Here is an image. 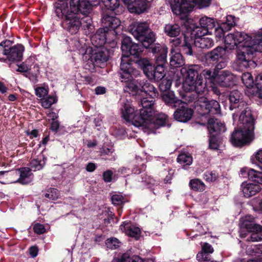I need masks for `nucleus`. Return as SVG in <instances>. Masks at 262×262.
<instances>
[{"label":"nucleus","instance_id":"1","mask_svg":"<svg viewBox=\"0 0 262 262\" xmlns=\"http://www.w3.org/2000/svg\"><path fill=\"white\" fill-rule=\"evenodd\" d=\"M224 41L227 49L237 47L235 64L239 70L256 66L252 58L256 52H262V33L248 34L236 31L227 34Z\"/></svg>","mask_w":262,"mask_h":262},{"label":"nucleus","instance_id":"2","mask_svg":"<svg viewBox=\"0 0 262 262\" xmlns=\"http://www.w3.org/2000/svg\"><path fill=\"white\" fill-rule=\"evenodd\" d=\"M210 2L211 0H181V32L184 35L182 45L184 54L191 55L194 38L202 37L209 33L201 26H195L193 20L188 18V14L192 11L194 6L199 8H206L210 5Z\"/></svg>","mask_w":262,"mask_h":262},{"label":"nucleus","instance_id":"3","mask_svg":"<svg viewBox=\"0 0 262 262\" xmlns=\"http://www.w3.org/2000/svg\"><path fill=\"white\" fill-rule=\"evenodd\" d=\"M184 73L185 80L183 83V88L186 92L195 91L198 94L203 93L206 88V83L199 76L197 67L190 66L187 68L181 69V73Z\"/></svg>","mask_w":262,"mask_h":262},{"label":"nucleus","instance_id":"4","mask_svg":"<svg viewBox=\"0 0 262 262\" xmlns=\"http://www.w3.org/2000/svg\"><path fill=\"white\" fill-rule=\"evenodd\" d=\"M55 12L58 17L64 18L63 27L71 34L77 33L80 27V19L76 14L69 13L67 3L58 4L55 9Z\"/></svg>","mask_w":262,"mask_h":262},{"label":"nucleus","instance_id":"5","mask_svg":"<svg viewBox=\"0 0 262 262\" xmlns=\"http://www.w3.org/2000/svg\"><path fill=\"white\" fill-rule=\"evenodd\" d=\"M136 62L143 70L145 75L150 80L159 81L164 76V68L163 66L155 67L150 61L145 58H140Z\"/></svg>","mask_w":262,"mask_h":262},{"label":"nucleus","instance_id":"6","mask_svg":"<svg viewBox=\"0 0 262 262\" xmlns=\"http://www.w3.org/2000/svg\"><path fill=\"white\" fill-rule=\"evenodd\" d=\"M241 227L251 232L248 241L258 242L262 241V226L255 224L254 218L251 215H247L241 221Z\"/></svg>","mask_w":262,"mask_h":262},{"label":"nucleus","instance_id":"7","mask_svg":"<svg viewBox=\"0 0 262 262\" xmlns=\"http://www.w3.org/2000/svg\"><path fill=\"white\" fill-rule=\"evenodd\" d=\"M254 138L253 130H249L248 128L235 129L232 134L230 142L236 147L242 146L251 142Z\"/></svg>","mask_w":262,"mask_h":262},{"label":"nucleus","instance_id":"8","mask_svg":"<svg viewBox=\"0 0 262 262\" xmlns=\"http://www.w3.org/2000/svg\"><path fill=\"white\" fill-rule=\"evenodd\" d=\"M133 60L131 58H128L122 56L120 64V77L122 79L129 80L133 77H137L140 75V72L135 69L132 64Z\"/></svg>","mask_w":262,"mask_h":262},{"label":"nucleus","instance_id":"9","mask_svg":"<svg viewBox=\"0 0 262 262\" xmlns=\"http://www.w3.org/2000/svg\"><path fill=\"white\" fill-rule=\"evenodd\" d=\"M122 117L127 122H132V124L137 127H142L145 121L140 114H135V110L129 104L124 103L121 108Z\"/></svg>","mask_w":262,"mask_h":262},{"label":"nucleus","instance_id":"10","mask_svg":"<svg viewBox=\"0 0 262 262\" xmlns=\"http://www.w3.org/2000/svg\"><path fill=\"white\" fill-rule=\"evenodd\" d=\"M239 116L238 126L240 128H248L249 130H254V121L250 109L247 106L243 107Z\"/></svg>","mask_w":262,"mask_h":262},{"label":"nucleus","instance_id":"11","mask_svg":"<svg viewBox=\"0 0 262 262\" xmlns=\"http://www.w3.org/2000/svg\"><path fill=\"white\" fill-rule=\"evenodd\" d=\"M121 49L123 57L130 58V55L137 56L141 50L137 43H133L130 37H125L122 41Z\"/></svg>","mask_w":262,"mask_h":262},{"label":"nucleus","instance_id":"12","mask_svg":"<svg viewBox=\"0 0 262 262\" xmlns=\"http://www.w3.org/2000/svg\"><path fill=\"white\" fill-rule=\"evenodd\" d=\"M167 121V116L164 113L157 114L154 118H148L145 120L143 123L142 127L152 130L154 128H157L161 126L165 125Z\"/></svg>","mask_w":262,"mask_h":262},{"label":"nucleus","instance_id":"13","mask_svg":"<svg viewBox=\"0 0 262 262\" xmlns=\"http://www.w3.org/2000/svg\"><path fill=\"white\" fill-rule=\"evenodd\" d=\"M234 76L228 71H221L216 73L214 83L223 87L230 86L234 80Z\"/></svg>","mask_w":262,"mask_h":262},{"label":"nucleus","instance_id":"14","mask_svg":"<svg viewBox=\"0 0 262 262\" xmlns=\"http://www.w3.org/2000/svg\"><path fill=\"white\" fill-rule=\"evenodd\" d=\"M101 20L103 27L105 29H106V32L108 31H112V33L115 32V30L120 24V21L118 18L107 12L103 13Z\"/></svg>","mask_w":262,"mask_h":262},{"label":"nucleus","instance_id":"15","mask_svg":"<svg viewBox=\"0 0 262 262\" xmlns=\"http://www.w3.org/2000/svg\"><path fill=\"white\" fill-rule=\"evenodd\" d=\"M142 108L140 110V113L144 121L151 117L154 114V101L153 97L143 98L141 100Z\"/></svg>","mask_w":262,"mask_h":262},{"label":"nucleus","instance_id":"16","mask_svg":"<svg viewBox=\"0 0 262 262\" xmlns=\"http://www.w3.org/2000/svg\"><path fill=\"white\" fill-rule=\"evenodd\" d=\"M200 105L204 111V114H219L220 113V105L219 102L214 100H208L206 98H202Z\"/></svg>","mask_w":262,"mask_h":262},{"label":"nucleus","instance_id":"17","mask_svg":"<svg viewBox=\"0 0 262 262\" xmlns=\"http://www.w3.org/2000/svg\"><path fill=\"white\" fill-rule=\"evenodd\" d=\"M230 103V109H241L246 106V103L243 100L242 94L237 90H233L229 95Z\"/></svg>","mask_w":262,"mask_h":262},{"label":"nucleus","instance_id":"18","mask_svg":"<svg viewBox=\"0 0 262 262\" xmlns=\"http://www.w3.org/2000/svg\"><path fill=\"white\" fill-rule=\"evenodd\" d=\"M7 58L9 60L20 61L23 58L24 47L21 45H17L8 48Z\"/></svg>","mask_w":262,"mask_h":262},{"label":"nucleus","instance_id":"19","mask_svg":"<svg viewBox=\"0 0 262 262\" xmlns=\"http://www.w3.org/2000/svg\"><path fill=\"white\" fill-rule=\"evenodd\" d=\"M148 2L146 0H135L127 7L130 13L140 14L146 11Z\"/></svg>","mask_w":262,"mask_h":262},{"label":"nucleus","instance_id":"20","mask_svg":"<svg viewBox=\"0 0 262 262\" xmlns=\"http://www.w3.org/2000/svg\"><path fill=\"white\" fill-rule=\"evenodd\" d=\"M150 30L146 23H135L130 28V32L138 40L141 36H143Z\"/></svg>","mask_w":262,"mask_h":262},{"label":"nucleus","instance_id":"21","mask_svg":"<svg viewBox=\"0 0 262 262\" xmlns=\"http://www.w3.org/2000/svg\"><path fill=\"white\" fill-rule=\"evenodd\" d=\"M106 31L104 28L99 29L91 38L92 44L96 47H100L104 45L106 39Z\"/></svg>","mask_w":262,"mask_h":262},{"label":"nucleus","instance_id":"22","mask_svg":"<svg viewBox=\"0 0 262 262\" xmlns=\"http://www.w3.org/2000/svg\"><path fill=\"white\" fill-rule=\"evenodd\" d=\"M241 174L243 177L248 176V178L252 181L257 183L262 184V172L254 170L253 169H248L247 168H243L241 169Z\"/></svg>","mask_w":262,"mask_h":262},{"label":"nucleus","instance_id":"23","mask_svg":"<svg viewBox=\"0 0 262 262\" xmlns=\"http://www.w3.org/2000/svg\"><path fill=\"white\" fill-rule=\"evenodd\" d=\"M168 50L166 47H162L160 45H157L152 48V52L154 53H159V55L157 57V66H163L166 62V57Z\"/></svg>","mask_w":262,"mask_h":262},{"label":"nucleus","instance_id":"24","mask_svg":"<svg viewBox=\"0 0 262 262\" xmlns=\"http://www.w3.org/2000/svg\"><path fill=\"white\" fill-rule=\"evenodd\" d=\"M208 129L210 134L213 133H221L226 131V127L224 123L220 121L214 119L210 118L208 121Z\"/></svg>","mask_w":262,"mask_h":262},{"label":"nucleus","instance_id":"25","mask_svg":"<svg viewBox=\"0 0 262 262\" xmlns=\"http://www.w3.org/2000/svg\"><path fill=\"white\" fill-rule=\"evenodd\" d=\"M242 191L246 198H249L258 192L261 187L258 184L243 183L242 184Z\"/></svg>","mask_w":262,"mask_h":262},{"label":"nucleus","instance_id":"26","mask_svg":"<svg viewBox=\"0 0 262 262\" xmlns=\"http://www.w3.org/2000/svg\"><path fill=\"white\" fill-rule=\"evenodd\" d=\"M126 84L125 91L133 95H137L141 89L142 79H132Z\"/></svg>","mask_w":262,"mask_h":262},{"label":"nucleus","instance_id":"27","mask_svg":"<svg viewBox=\"0 0 262 262\" xmlns=\"http://www.w3.org/2000/svg\"><path fill=\"white\" fill-rule=\"evenodd\" d=\"M138 40L142 43L143 47L148 48L156 41V34L150 30L143 36H141Z\"/></svg>","mask_w":262,"mask_h":262},{"label":"nucleus","instance_id":"28","mask_svg":"<svg viewBox=\"0 0 262 262\" xmlns=\"http://www.w3.org/2000/svg\"><path fill=\"white\" fill-rule=\"evenodd\" d=\"M193 45L200 48L209 49L212 47L214 43L211 38L208 37H202L195 38Z\"/></svg>","mask_w":262,"mask_h":262},{"label":"nucleus","instance_id":"29","mask_svg":"<svg viewBox=\"0 0 262 262\" xmlns=\"http://www.w3.org/2000/svg\"><path fill=\"white\" fill-rule=\"evenodd\" d=\"M225 51L223 48L218 47L207 54V58L211 61H217L222 58Z\"/></svg>","mask_w":262,"mask_h":262},{"label":"nucleus","instance_id":"30","mask_svg":"<svg viewBox=\"0 0 262 262\" xmlns=\"http://www.w3.org/2000/svg\"><path fill=\"white\" fill-rule=\"evenodd\" d=\"M19 170V183L27 184L31 181L32 172L31 169L28 167H23L18 169Z\"/></svg>","mask_w":262,"mask_h":262},{"label":"nucleus","instance_id":"31","mask_svg":"<svg viewBox=\"0 0 262 262\" xmlns=\"http://www.w3.org/2000/svg\"><path fill=\"white\" fill-rule=\"evenodd\" d=\"M141 92H144L151 97H155L157 95L156 88L147 80L145 82L143 80H142Z\"/></svg>","mask_w":262,"mask_h":262},{"label":"nucleus","instance_id":"32","mask_svg":"<svg viewBox=\"0 0 262 262\" xmlns=\"http://www.w3.org/2000/svg\"><path fill=\"white\" fill-rule=\"evenodd\" d=\"M200 25L210 33L211 30L215 27V21L213 18L204 16L200 18Z\"/></svg>","mask_w":262,"mask_h":262},{"label":"nucleus","instance_id":"33","mask_svg":"<svg viewBox=\"0 0 262 262\" xmlns=\"http://www.w3.org/2000/svg\"><path fill=\"white\" fill-rule=\"evenodd\" d=\"M165 33L171 37L177 36L180 33V27L178 24L166 25L164 28Z\"/></svg>","mask_w":262,"mask_h":262},{"label":"nucleus","instance_id":"34","mask_svg":"<svg viewBox=\"0 0 262 262\" xmlns=\"http://www.w3.org/2000/svg\"><path fill=\"white\" fill-rule=\"evenodd\" d=\"M46 163L42 156L38 157L37 159H33L30 162V166L34 171L39 170L45 166Z\"/></svg>","mask_w":262,"mask_h":262},{"label":"nucleus","instance_id":"35","mask_svg":"<svg viewBox=\"0 0 262 262\" xmlns=\"http://www.w3.org/2000/svg\"><path fill=\"white\" fill-rule=\"evenodd\" d=\"M108 52L107 51H99L94 55V58L96 63H104L108 59Z\"/></svg>","mask_w":262,"mask_h":262},{"label":"nucleus","instance_id":"36","mask_svg":"<svg viewBox=\"0 0 262 262\" xmlns=\"http://www.w3.org/2000/svg\"><path fill=\"white\" fill-rule=\"evenodd\" d=\"M193 111L191 108L181 106V122H186L191 118Z\"/></svg>","mask_w":262,"mask_h":262},{"label":"nucleus","instance_id":"37","mask_svg":"<svg viewBox=\"0 0 262 262\" xmlns=\"http://www.w3.org/2000/svg\"><path fill=\"white\" fill-rule=\"evenodd\" d=\"M189 185L191 189L197 191H203L205 188L204 183L198 179L191 180L189 182Z\"/></svg>","mask_w":262,"mask_h":262},{"label":"nucleus","instance_id":"38","mask_svg":"<svg viewBox=\"0 0 262 262\" xmlns=\"http://www.w3.org/2000/svg\"><path fill=\"white\" fill-rule=\"evenodd\" d=\"M101 2L107 9L111 11L115 10L120 6L118 0H101Z\"/></svg>","mask_w":262,"mask_h":262},{"label":"nucleus","instance_id":"39","mask_svg":"<svg viewBox=\"0 0 262 262\" xmlns=\"http://www.w3.org/2000/svg\"><path fill=\"white\" fill-rule=\"evenodd\" d=\"M180 51H175L172 54L170 61V65L171 67L179 68L180 67Z\"/></svg>","mask_w":262,"mask_h":262},{"label":"nucleus","instance_id":"40","mask_svg":"<svg viewBox=\"0 0 262 262\" xmlns=\"http://www.w3.org/2000/svg\"><path fill=\"white\" fill-rule=\"evenodd\" d=\"M78 12L81 14H86L88 13L91 9V5L89 1L86 0H81L80 3V7H78Z\"/></svg>","mask_w":262,"mask_h":262},{"label":"nucleus","instance_id":"41","mask_svg":"<svg viewBox=\"0 0 262 262\" xmlns=\"http://www.w3.org/2000/svg\"><path fill=\"white\" fill-rule=\"evenodd\" d=\"M126 234L131 237H135L137 239L140 234V229L138 227L134 226H129L125 229Z\"/></svg>","mask_w":262,"mask_h":262},{"label":"nucleus","instance_id":"42","mask_svg":"<svg viewBox=\"0 0 262 262\" xmlns=\"http://www.w3.org/2000/svg\"><path fill=\"white\" fill-rule=\"evenodd\" d=\"M243 82L247 88H252L254 84L253 77L250 73H245L242 75Z\"/></svg>","mask_w":262,"mask_h":262},{"label":"nucleus","instance_id":"43","mask_svg":"<svg viewBox=\"0 0 262 262\" xmlns=\"http://www.w3.org/2000/svg\"><path fill=\"white\" fill-rule=\"evenodd\" d=\"M12 44V42L10 40H6L0 43V60L4 58L1 57L3 55H7L8 48Z\"/></svg>","mask_w":262,"mask_h":262},{"label":"nucleus","instance_id":"44","mask_svg":"<svg viewBox=\"0 0 262 262\" xmlns=\"http://www.w3.org/2000/svg\"><path fill=\"white\" fill-rule=\"evenodd\" d=\"M168 2L173 14L180 16V0H168Z\"/></svg>","mask_w":262,"mask_h":262},{"label":"nucleus","instance_id":"45","mask_svg":"<svg viewBox=\"0 0 262 262\" xmlns=\"http://www.w3.org/2000/svg\"><path fill=\"white\" fill-rule=\"evenodd\" d=\"M59 196V191L57 189L53 188H51L47 190L45 194V197L52 201L58 199Z\"/></svg>","mask_w":262,"mask_h":262},{"label":"nucleus","instance_id":"46","mask_svg":"<svg viewBox=\"0 0 262 262\" xmlns=\"http://www.w3.org/2000/svg\"><path fill=\"white\" fill-rule=\"evenodd\" d=\"M216 72L214 70L213 72L209 69H206L203 71L200 76L201 78L203 76L206 79L209 80L211 82L214 83Z\"/></svg>","mask_w":262,"mask_h":262},{"label":"nucleus","instance_id":"47","mask_svg":"<svg viewBox=\"0 0 262 262\" xmlns=\"http://www.w3.org/2000/svg\"><path fill=\"white\" fill-rule=\"evenodd\" d=\"M80 26L83 27L84 29H88L92 30V18L90 16H84L81 19H80Z\"/></svg>","mask_w":262,"mask_h":262},{"label":"nucleus","instance_id":"48","mask_svg":"<svg viewBox=\"0 0 262 262\" xmlns=\"http://www.w3.org/2000/svg\"><path fill=\"white\" fill-rule=\"evenodd\" d=\"M255 85L258 98L262 99V74L258 75L255 78Z\"/></svg>","mask_w":262,"mask_h":262},{"label":"nucleus","instance_id":"49","mask_svg":"<svg viewBox=\"0 0 262 262\" xmlns=\"http://www.w3.org/2000/svg\"><path fill=\"white\" fill-rule=\"evenodd\" d=\"M42 107L45 108H48L50 106L55 103V99L54 97L49 96L47 98H42L40 99Z\"/></svg>","mask_w":262,"mask_h":262},{"label":"nucleus","instance_id":"50","mask_svg":"<svg viewBox=\"0 0 262 262\" xmlns=\"http://www.w3.org/2000/svg\"><path fill=\"white\" fill-rule=\"evenodd\" d=\"M80 1L81 0H71L69 13L76 14L78 13V7H80Z\"/></svg>","mask_w":262,"mask_h":262},{"label":"nucleus","instance_id":"51","mask_svg":"<svg viewBox=\"0 0 262 262\" xmlns=\"http://www.w3.org/2000/svg\"><path fill=\"white\" fill-rule=\"evenodd\" d=\"M220 143V140L217 138L215 136H210L209 143L210 148L214 150L218 149Z\"/></svg>","mask_w":262,"mask_h":262},{"label":"nucleus","instance_id":"52","mask_svg":"<svg viewBox=\"0 0 262 262\" xmlns=\"http://www.w3.org/2000/svg\"><path fill=\"white\" fill-rule=\"evenodd\" d=\"M120 242L116 238H108L106 240L107 247L111 249H116L120 246Z\"/></svg>","mask_w":262,"mask_h":262},{"label":"nucleus","instance_id":"53","mask_svg":"<svg viewBox=\"0 0 262 262\" xmlns=\"http://www.w3.org/2000/svg\"><path fill=\"white\" fill-rule=\"evenodd\" d=\"M192 163V157L189 154L181 152V165L184 164V166H189Z\"/></svg>","mask_w":262,"mask_h":262},{"label":"nucleus","instance_id":"54","mask_svg":"<svg viewBox=\"0 0 262 262\" xmlns=\"http://www.w3.org/2000/svg\"><path fill=\"white\" fill-rule=\"evenodd\" d=\"M19 170L18 169L11 171L9 173V177L12 183L19 182Z\"/></svg>","mask_w":262,"mask_h":262},{"label":"nucleus","instance_id":"55","mask_svg":"<svg viewBox=\"0 0 262 262\" xmlns=\"http://www.w3.org/2000/svg\"><path fill=\"white\" fill-rule=\"evenodd\" d=\"M204 178L207 182H213L216 180L217 174L215 171H207L205 173Z\"/></svg>","mask_w":262,"mask_h":262},{"label":"nucleus","instance_id":"56","mask_svg":"<svg viewBox=\"0 0 262 262\" xmlns=\"http://www.w3.org/2000/svg\"><path fill=\"white\" fill-rule=\"evenodd\" d=\"M36 96L41 99L43 98L48 94V91L44 87H38L35 89Z\"/></svg>","mask_w":262,"mask_h":262},{"label":"nucleus","instance_id":"57","mask_svg":"<svg viewBox=\"0 0 262 262\" xmlns=\"http://www.w3.org/2000/svg\"><path fill=\"white\" fill-rule=\"evenodd\" d=\"M171 85V81L170 80L163 79L159 86L161 91H166L169 90Z\"/></svg>","mask_w":262,"mask_h":262},{"label":"nucleus","instance_id":"58","mask_svg":"<svg viewBox=\"0 0 262 262\" xmlns=\"http://www.w3.org/2000/svg\"><path fill=\"white\" fill-rule=\"evenodd\" d=\"M124 198L121 194H115L112 196L113 204L116 205H120L123 202Z\"/></svg>","mask_w":262,"mask_h":262},{"label":"nucleus","instance_id":"59","mask_svg":"<svg viewBox=\"0 0 262 262\" xmlns=\"http://www.w3.org/2000/svg\"><path fill=\"white\" fill-rule=\"evenodd\" d=\"M172 49L171 50V53H173L175 51H180L179 49V45L180 44V39L179 38L173 39L171 40Z\"/></svg>","mask_w":262,"mask_h":262},{"label":"nucleus","instance_id":"60","mask_svg":"<svg viewBox=\"0 0 262 262\" xmlns=\"http://www.w3.org/2000/svg\"><path fill=\"white\" fill-rule=\"evenodd\" d=\"M202 250L205 253H212L213 252L214 250L211 245L208 243H205L202 246Z\"/></svg>","mask_w":262,"mask_h":262},{"label":"nucleus","instance_id":"61","mask_svg":"<svg viewBox=\"0 0 262 262\" xmlns=\"http://www.w3.org/2000/svg\"><path fill=\"white\" fill-rule=\"evenodd\" d=\"M34 231L37 234H42L45 232V228L43 225L40 224H36L34 226Z\"/></svg>","mask_w":262,"mask_h":262},{"label":"nucleus","instance_id":"62","mask_svg":"<svg viewBox=\"0 0 262 262\" xmlns=\"http://www.w3.org/2000/svg\"><path fill=\"white\" fill-rule=\"evenodd\" d=\"M130 253L128 252L122 254L121 258H117L114 260V262H129Z\"/></svg>","mask_w":262,"mask_h":262},{"label":"nucleus","instance_id":"63","mask_svg":"<svg viewBox=\"0 0 262 262\" xmlns=\"http://www.w3.org/2000/svg\"><path fill=\"white\" fill-rule=\"evenodd\" d=\"M214 34L218 40L223 38L224 36V32L223 29L220 27L216 28L214 31Z\"/></svg>","mask_w":262,"mask_h":262},{"label":"nucleus","instance_id":"64","mask_svg":"<svg viewBox=\"0 0 262 262\" xmlns=\"http://www.w3.org/2000/svg\"><path fill=\"white\" fill-rule=\"evenodd\" d=\"M112 175L113 172L110 170L104 172L103 174L104 181L106 182H110L112 181Z\"/></svg>","mask_w":262,"mask_h":262}]
</instances>
